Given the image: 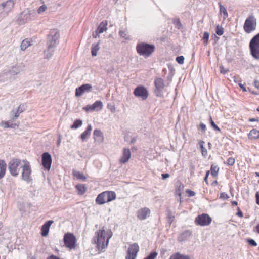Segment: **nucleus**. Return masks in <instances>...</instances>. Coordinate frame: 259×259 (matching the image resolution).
<instances>
[{
    "instance_id": "55",
    "label": "nucleus",
    "mask_w": 259,
    "mask_h": 259,
    "mask_svg": "<svg viewBox=\"0 0 259 259\" xmlns=\"http://www.w3.org/2000/svg\"><path fill=\"white\" fill-rule=\"evenodd\" d=\"M237 215L240 217H242L243 213L242 212V211L241 210H240V209H239L237 213Z\"/></svg>"
},
{
    "instance_id": "51",
    "label": "nucleus",
    "mask_w": 259,
    "mask_h": 259,
    "mask_svg": "<svg viewBox=\"0 0 259 259\" xmlns=\"http://www.w3.org/2000/svg\"><path fill=\"white\" fill-rule=\"evenodd\" d=\"M169 177V175L168 174H162V178L163 180L168 178Z\"/></svg>"
},
{
    "instance_id": "43",
    "label": "nucleus",
    "mask_w": 259,
    "mask_h": 259,
    "mask_svg": "<svg viewBox=\"0 0 259 259\" xmlns=\"http://www.w3.org/2000/svg\"><path fill=\"white\" fill-rule=\"evenodd\" d=\"M176 61L180 64H183L184 62V57L183 56H178L176 58Z\"/></svg>"
},
{
    "instance_id": "61",
    "label": "nucleus",
    "mask_w": 259,
    "mask_h": 259,
    "mask_svg": "<svg viewBox=\"0 0 259 259\" xmlns=\"http://www.w3.org/2000/svg\"><path fill=\"white\" fill-rule=\"evenodd\" d=\"M256 229L257 232L259 234V224L256 226Z\"/></svg>"
},
{
    "instance_id": "1",
    "label": "nucleus",
    "mask_w": 259,
    "mask_h": 259,
    "mask_svg": "<svg viewBox=\"0 0 259 259\" xmlns=\"http://www.w3.org/2000/svg\"><path fill=\"white\" fill-rule=\"evenodd\" d=\"M112 236V233L111 230L106 231L101 230L95 233L94 241L99 250L102 251L107 247L109 240Z\"/></svg>"
},
{
    "instance_id": "60",
    "label": "nucleus",
    "mask_w": 259,
    "mask_h": 259,
    "mask_svg": "<svg viewBox=\"0 0 259 259\" xmlns=\"http://www.w3.org/2000/svg\"><path fill=\"white\" fill-rule=\"evenodd\" d=\"M254 84L255 87H256L257 88H259V82H254Z\"/></svg>"
},
{
    "instance_id": "15",
    "label": "nucleus",
    "mask_w": 259,
    "mask_h": 259,
    "mask_svg": "<svg viewBox=\"0 0 259 259\" xmlns=\"http://www.w3.org/2000/svg\"><path fill=\"white\" fill-rule=\"evenodd\" d=\"M155 85V89L154 93L156 96L161 97L163 96V90L165 85L163 82H154Z\"/></svg>"
},
{
    "instance_id": "11",
    "label": "nucleus",
    "mask_w": 259,
    "mask_h": 259,
    "mask_svg": "<svg viewBox=\"0 0 259 259\" xmlns=\"http://www.w3.org/2000/svg\"><path fill=\"white\" fill-rule=\"evenodd\" d=\"M211 221V218L207 214L199 215L195 219V223L200 226H207L210 224Z\"/></svg>"
},
{
    "instance_id": "19",
    "label": "nucleus",
    "mask_w": 259,
    "mask_h": 259,
    "mask_svg": "<svg viewBox=\"0 0 259 259\" xmlns=\"http://www.w3.org/2000/svg\"><path fill=\"white\" fill-rule=\"evenodd\" d=\"M94 138L95 141L100 144L104 141V136L101 130L99 129H96L94 131Z\"/></svg>"
},
{
    "instance_id": "3",
    "label": "nucleus",
    "mask_w": 259,
    "mask_h": 259,
    "mask_svg": "<svg viewBox=\"0 0 259 259\" xmlns=\"http://www.w3.org/2000/svg\"><path fill=\"white\" fill-rule=\"evenodd\" d=\"M155 47L154 45L145 42L138 44L136 47L137 53L145 57L150 56L154 51Z\"/></svg>"
},
{
    "instance_id": "9",
    "label": "nucleus",
    "mask_w": 259,
    "mask_h": 259,
    "mask_svg": "<svg viewBox=\"0 0 259 259\" xmlns=\"http://www.w3.org/2000/svg\"><path fill=\"white\" fill-rule=\"evenodd\" d=\"M22 170V179L27 182H30L31 180V168L30 163L27 160H26V161H25L23 164Z\"/></svg>"
},
{
    "instance_id": "31",
    "label": "nucleus",
    "mask_w": 259,
    "mask_h": 259,
    "mask_svg": "<svg viewBox=\"0 0 259 259\" xmlns=\"http://www.w3.org/2000/svg\"><path fill=\"white\" fill-rule=\"evenodd\" d=\"M99 43L96 44H93L91 48V53L93 56H96L97 54V52L99 50Z\"/></svg>"
},
{
    "instance_id": "35",
    "label": "nucleus",
    "mask_w": 259,
    "mask_h": 259,
    "mask_svg": "<svg viewBox=\"0 0 259 259\" xmlns=\"http://www.w3.org/2000/svg\"><path fill=\"white\" fill-rule=\"evenodd\" d=\"M82 124V120L80 119L76 120L73 124L71 125V128H77L81 126Z\"/></svg>"
},
{
    "instance_id": "23",
    "label": "nucleus",
    "mask_w": 259,
    "mask_h": 259,
    "mask_svg": "<svg viewBox=\"0 0 259 259\" xmlns=\"http://www.w3.org/2000/svg\"><path fill=\"white\" fill-rule=\"evenodd\" d=\"M32 42L31 38H26L24 39L21 44V49L23 51L25 50L29 46H30Z\"/></svg>"
},
{
    "instance_id": "27",
    "label": "nucleus",
    "mask_w": 259,
    "mask_h": 259,
    "mask_svg": "<svg viewBox=\"0 0 259 259\" xmlns=\"http://www.w3.org/2000/svg\"><path fill=\"white\" fill-rule=\"evenodd\" d=\"M75 188L79 195L83 194L87 190V188L84 184L76 185Z\"/></svg>"
},
{
    "instance_id": "2",
    "label": "nucleus",
    "mask_w": 259,
    "mask_h": 259,
    "mask_svg": "<svg viewBox=\"0 0 259 259\" xmlns=\"http://www.w3.org/2000/svg\"><path fill=\"white\" fill-rule=\"evenodd\" d=\"M27 160L14 158L8 163V169L10 174L13 177H17L19 174L20 169L22 168L23 164Z\"/></svg>"
},
{
    "instance_id": "12",
    "label": "nucleus",
    "mask_w": 259,
    "mask_h": 259,
    "mask_svg": "<svg viewBox=\"0 0 259 259\" xmlns=\"http://www.w3.org/2000/svg\"><path fill=\"white\" fill-rule=\"evenodd\" d=\"M42 165L45 169L49 171L52 162V157L48 152L44 153L41 155Z\"/></svg>"
},
{
    "instance_id": "20",
    "label": "nucleus",
    "mask_w": 259,
    "mask_h": 259,
    "mask_svg": "<svg viewBox=\"0 0 259 259\" xmlns=\"http://www.w3.org/2000/svg\"><path fill=\"white\" fill-rule=\"evenodd\" d=\"M131 157V152L129 149H124L123 156L120 160L122 163H125L127 162Z\"/></svg>"
},
{
    "instance_id": "29",
    "label": "nucleus",
    "mask_w": 259,
    "mask_h": 259,
    "mask_svg": "<svg viewBox=\"0 0 259 259\" xmlns=\"http://www.w3.org/2000/svg\"><path fill=\"white\" fill-rule=\"evenodd\" d=\"M107 22H101L97 29V32L98 33H103L104 31H106L107 29Z\"/></svg>"
},
{
    "instance_id": "30",
    "label": "nucleus",
    "mask_w": 259,
    "mask_h": 259,
    "mask_svg": "<svg viewBox=\"0 0 259 259\" xmlns=\"http://www.w3.org/2000/svg\"><path fill=\"white\" fill-rule=\"evenodd\" d=\"M92 107L93 110L97 111H99L102 108V102L100 101H97L92 105Z\"/></svg>"
},
{
    "instance_id": "52",
    "label": "nucleus",
    "mask_w": 259,
    "mask_h": 259,
    "mask_svg": "<svg viewBox=\"0 0 259 259\" xmlns=\"http://www.w3.org/2000/svg\"><path fill=\"white\" fill-rule=\"evenodd\" d=\"M256 203L259 205V193L257 192L255 194Z\"/></svg>"
},
{
    "instance_id": "56",
    "label": "nucleus",
    "mask_w": 259,
    "mask_h": 259,
    "mask_svg": "<svg viewBox=\"0 0 259 259\" xmlns=\"http://www.w3.org/2000/svg\"><path fill=\"white\" fill-rule=\"evenodd\" d=\"M238 85L239 87L242 89V90L245 92L246 91V88L244 87V85L241 83H239Z\"/></svg>"
},
{
    "instance_id": "5",
    "label": "nucleus",
    "mask_w": 259,
    "mask_h": 259,
    "mask_svg": "<svg viewBox=\"0 0 259 259\" xmlns=\"http://www.w3.org/2000/svg\"><path fill=\"white\" fill-rule=\"evenodd\" d=\"M116 194L113 191H105L98 195L96 202L98 204H103L106 202L111 201L116 198Z\"/></svg>"
},
{
    "instance_id": "28",
    "label": "nucleus",
    "mask_w": 259,
    "mask_h": 259,
    "mask_svg": "<svg viewBox=\"0 0 259 259\" xmlns=\"http://www.w3.org/2000/svg\"><path fill=\"white\" fill-rule=\"evenodd\" d=\"M72 174L74 177L78 180H82L85 181L87 179V178L83 175L82 173L75 170H73Z\"/></svg>"
},
{
    "instance_id": "26",
    "label": "nucleus",
    "mask_w": 259,
    "mask_h": 259,
    "mask_svg": "<svg viewBox=\"0 0 259 259\" xmlns=\"http://www.w3.org/2000/svg\"><path fill=\"white\" fill-rule=\"evenodd\" d=\"M220 8V13L223 16V19H226L228 17V12L226 8L223 6L221 3H219Z\"/></svg>"
},
{
    "instance_id": "14",
    "label": "nucleus",
    "mask_w": 259,
    "mask_h": 259,
    "mask_svg": "<svg viewBox=\"0 0 259 259\" xmlns=\"http://www.w3.org/2000/svg\"><path fill=\"white\" fill-rule=\"evenodd\" d=\"M15 2L13 0H8L1 4L0 7H2L4 12L8 13L11 11L14 8Z\"/></svg>"
},
{
    "instance_id": "8",
    "label": "nucleus",
    "mask_w": 259,
    "mask_h": 259,
    "mask_svg": "<svg viewBox=\"0 0 259 259\" xmlns=\"http://www.w3.org/2000/svg\"><path fill=\"white\" fill-rule=\"evenodd\" d=\"M77 247V239L73 234L66 233V248L69 250H75Z\"/></svg>"
},
{
    "instance_id": "49",
    "label": "nucleus",
    "mask_w": 259,
    "mask_h": 259,
    "mask_svg": "<svg viewBox=\"0 0 259 259\" xmlns=\"http://www.w3.org/2000/svg\"><path fill=\"white\" fill-rule=\"evenodd\" d=\"M181 192H182V189H181V187H179V188L176 190V193L177 195H179V196H181Z\"/></svg>"
},
{
    "instance_id": "50",
    "label": "nucleus",
    "mask_w": 259,
    "mask_h": 259,
    "mask_svg": "<svg viewBox=\"0 0 259 259\" xmlns=\"http://www.w3.org/2000/svg\"><path fill=\"white\" fill-rule=\"evenodd\" d=\"M199 127L203 131H205V130H206V125L204 123H201L200 124Z\"/></svg>"
},
{
    "instance_id": "34",
    "label": "nucleus",
    "mask_w": 259,
    "mask_h": 259,
    "mask_svg": "<svg viewBox=\"0 0 259 259\" xmlns=\"http://www.w3.org/2000/svg\"><path fill=\"white\" fill-rule=\"evenodd\" d=\"M204 142L202 141H200L199 143L201 153L203 156H206L207 155V149L204 147Z\"/></svg>"
},
{
    "instance_id": "6",
    "label": "nucleus",
    "mask_w": 259,
    "mask_h": 259,
    "mask_svg": "<svg viewBox=\"0 0 259 259\" xmlns=\"http://www.w3.org/2000/svg\"><path fill=\"white\" fill-rule=\"evenodd\" d=\"M256 19L253 15H250L245 21L243 29L246 33L249 34L255 31L256 29Z\"/></svg>"
},
{
    "instance_id": "22",
    "label": "nucleus",
    "mask_w": 259,
    "mask_h": 259,
    "mask_svg": "<svg viewBox=\"0 0 259 259\" xmlns=\"http://www.w3.org/2000/svg\"><path fill=\"white\" fill-rule=\"evenodd\" d=\"M92 130V126L91 125H88L85 131L83 132L80 136V138L82 141H85L89 137Z\"/></svg>"
},
{
    "instance_id": "54",
    "label": "nucleus",
    "mask_w": 259,
    "mask_h": 259,
    "mask_svg": "<svg viewBox=\"0 0 259 259\" xmlns=\"http://www.w3.org/2000/svg\"><path fill=\"white\" fill-rule=\"evenodd\" d=\"M209 175V171H207L206 172L205 177H204V181L206 182V183H207V178H208Z\"/></svg>"
},
{
    "instance_id": "37",
    "label": "nucleus",
    "mask_w": 259,
    "mask_h": 259,
    "mask_svg": "<svg viewBox=\"0 0 259 259\" xmlns=\"http://www.w3.org/2000/svg\"><path fill=\"white\" fill-rule=\"evenodd\" d=\"M224 32V28L223 27L220 26L219 25H217L216 26L215 32L217 35L221 36L223 34Z\"/></svg>"
},
{
    "instance_id": "46",
    "label": "nucleus",
    "mask_w": 259,
    "mask_h": 259,
    "mask_svg": "<svg viewBox=\"0 0 259 259\" xmlns=\"http://www.w3.org/2000/svg\"><path fill=\"white\" fill-rule=\"evenodd\" d=\"M186 192L188 195V196L189 197L194 196L195 195V194H196L195 192H194L191 190H189V189H187L186 190Z\"/></svg>"
},
{
    "instance_id": "64",
    "label": "nucleus",
    "mask_w": 259,
    "mask_h": 259,
    "mask_svg": "<svg viewBox=\"0 0 259 259\" xmlns=\"http://www.w3.org/2000/svg\"><path fill=\"white\" fill-rule=\"evenodd\" d=\"M256 176H258V177H259V173H258V172H256Z\"/></svg>"
},
{
    "instance_id": "41",
    "label": "nucleus",
    "mask_w": 259,
    "mask_h": 259,
    "mask_svg": "<svg viewBox=\"0 0 259 259\" xmlns=\"http://www.w3.org/2000/svg\"><path fill=\"white\" fill-rule=\"evenodd\" d=\"M47 9V7L45 5H42L37 9V13L38 14H41L44 12Z\"/></svg>"
},
{
    "instance_id": "63",
    "label": "nucleus",
    "mask_w": 259,
    "mask_h": 259,
    "mask_svg": "<svg viewBox=\"0 0 259 259\" xmlns=\"http://www.w3.org/2000/svg\"><path fill=\"white\" fill-rule=\"evenodd\" d=\"M232 203L233 204L235 205H237V204H238V203L236 201H233Z\"/></svg>"
},
{
    "instance_id": "17",
    "label": "nucleus",
    "mask_w": 259,
    "mask_h": 259,
    "mask_svg": "<svg viewBox=\"0 0 259 259\" xmlns=\"http://www.w3.org/2000/svg\"><path fill=\"white\" fill-rule=\"evenodd\" d=\"M150 210L147 207L141 208L137 212V217L140 220H145L147 217L149 216Z\"/></svg>"
},
{
    "instance_id": "33",
    "label": "nucleus",
    "mask_w": 259,
    "mask_h": 259,
    "mask_svg": "<svg viewBox=\"0 0 259 259\" xmlns=\"http://www.w3.org/2000/svg\"><path fill=\"white\" fill-rule=\"evenodd\" d=\"M209 34L207 32H204L203 33V36L201 39V40L203 41V44L205 46H206L208 43L209 40Z\"/></svg>"
},
{
    "instance_id": "39",
    "label": "nucleus",
    "mask_w": 259,
    "mask_h": 259,
    "mask_svg": "<svg viewBox=\"0 0 259 259\" xmlns=\"http://www.w3.org/2000/svg\"><path fill=\"white\" fill-rule=\"evenodd\" d=\"M190 232L189 231H186L183 232L181 236L179 237L178 239L179 241H182L184 240L183 237L185 236L186 238L190 235Z\"/></svg>"
},
{
    "instance_id": "36",
    "label": "nucleus",
    "mask_w": 259,
    "mask_h": 259,
    "mask_svg": "<svg viewBox=\"0 0 259 259\" xmlns=\"http://www.w3.org/2000/svg\"><path fill=\"white\" fill-rule=\"evenodd\" d=\"M219 168L215 165L212 164L211 166V172L213 176H216L218 174Z\"/></svg>"
},
{
    "instance_id": "32",
    "label": "nucleus",
    "mask_w": 259,
    "mask_h": 259,
    "mask_svg": "<svg viewBox=\"0 0 259 259\" xmlns=\"http://www.w3.org/2000/svg\"><path fill=\"white\" fill-rule=\"evenodd\" d=\"M169 259H189V258L187 256L177 253L172 255Z\"/></svg>"
},
{
    "instance_id": "59",
    "label": "nucleus",
    "mask_w": 259,
    "mask_h": 259,
    "mask_svg": "<svg viewBox=\"0 0 259 259\" xmlns=\"http://www.w3.org/2000/svg\"><path fill=\"white\" fill-rule=\"evenodd\" d=\"M136 141V137H133L131 141V143H134Z\"/></svg>"
},
{
    "instance_id": "24",
    "label": "nucleus",
    "mask_w": 259,
    "mask_h": 259,
    "mask_svg": "<svg viewBox=\"0 0 259 259\" xmlns=\"http://www.w3.org/2000/svg\"><path fill=\"white\" fill-rule=\"evenodd\" d=\"M248 136L250 139H258L259 138V131L256 129H252L250 131Z\"/></svg>"
},
{
    "instance_id": "40",
    "label": "nucleus",
    "mask_w": 259,
    "mask_h": 259,
    "mask_svg": "<svg viewBox=\"0 0 259 259\" xmlns=\"http://www.w3.org/2000/svg\"><path fill=\"white\" fill-rule=\"evenodd\" d=\"M157 255V253L156 251H153L144 259H154Z\"/></svg>"
},
{
    "instance_id": "57",
    "label": "nucleus",
    "mask_w": 259,
    "mask_h": 259,
    "mask_svg": "<svg viewBox=\"0 0 259 259\" xmlns=\"http://www.w3.org/2000/svg\"><path fill=\"white\" fill-rule=\"evenodd\" d=\"M225 196H226L227 197V195L226 194H225L224 193H222L221 194V196H220L221 198H225Z\"/></svg>"
},
{
    "instance_id": "4",
    "label": "nucleus",
    "mask_w": 259,
    "mask_h": 259,
    "mask_svg": "<svg viewBox=\"0 0 259 259\" xmlns=\"http://www.w3.org/2000/svg\"><path fill=\"white\" fill-rule=\"evenodd\" d=\"M250 53L252 57L259 60V33L254 35L249 44Z\"/></svg>"
},
{
    "instance_id": "48",
    "label": "nucleus",
    "mask_w": 259,
    "mask_h": 259,
    "mask_svg": "<svg viewBox=\"0 0 259 259\" xmlns=\"http://www.w3.org/2000/svg\"><path fill=\"white\" fill-rule=\"evenodd\" d=\"M247 242L250 245L252 246H256L257 245L256 242L252 239H248Z\"/></svg>"
},
{
    "instance_id": "25",
    "label": "nucleus",
    "mask_w": 259,
    "mask_h": 259,
    "mask_svg": "<svg viewBox=\"0 0 259 259\" xmlns=\"http://www.w3.org/2000/svg\"><path fill=\"white\" fill-rule=\"evenodd\" d=\"M1 125L4 128H15L16 127H18L19 125L17 123H11L10 121H3L1 123Z\"/></svg>"
},
{
    "instance_id": "16",
    "label": "nucleus",
    "mask_w": 259,
    "mask_h": 259,
    "mask_svg": "<svg viewBox=\"0 0 259 259\" xmlns=\"http://www.w3.org/2000/svg\"><path fill=\"white\" fill-rule=\"evenodd\" d=\"M92 88L90 84H84L76 89L75 95L76 96H81L85 92H88Z\"/></svg>"
},
{
    "instance_id": "21",
    "label": "nucleus",
    "mask_w": 259,
    "mask_h": 259,
    "mask_svg": "<svg viewBox=\"0 0 259 259\" xmlns=\"http://www.w3.org/2000/svg\"><path fill=\"white\" fill-rule=\"evenodd\" d=\"M7 164L4 160L0 159V180L6 175Z\"/></svg>"
},
{
    "instance_id": "44",
    "label": "nucleus",
    "mask_w": 259,
    "mask_h": 259,
    "mask_svg": "<svg viewBox=\"0 0 259 259\" xmlns=\"http://www.w3.org/2000/svg\"><path fill=\"white\" fill-rule=\"evenodd\" d=\"M20 108H21V105H20L18 107V110H17V112L15 113V115H14L15 118H17V117H18V116H19L21 112H23L25 110V108L24 107L23 108V110H21V111L19 112Z\"/></svg>"
},
{
    "instance_id": "47",
    "label": "nucleus",
    "mask_w": 259,
    "mask_h": 259,
    "mask_svg": "<svg viewBox=\"0 0 259 259\" xmlns=\"http://www.w3.org/2000/svg\"><path fill=\"white\" fill-rule=\"evenodd\" d=\"M83 110L88 112L90 111H94L92 107V105H88L87 106L83 108Z\"/></svg>"
},
{
    "instance_id": "53",
    "label": "nucleus",
    "mask_w": 259,
    "mask_h": 259,
    "mask_svg": "<svg viewBox=\"0 0 259 259\" xmlns=\"http://www.w3.org/2000/svg\"><path fill=\"white\" fill-rule=\"evenodd\" d=\"M47 259H60V258L54 255H52L48 257Z\"/></svg>"
},
{
    "instance_id": "42",
    "label": "nucleus",
    "mask_w": 259,
    "mask_h": 259,
    "mask_svg": "<svg viewBox=\"0 0 259 259\" xmlns=\"http://www.w3.org/2000/svg\"><path fill=\"white\" fill-rule=\"evenodd\" d=\"M210 123L212 127L214 128V130L220 131V129L219 128V127L215 124L214 122L212 120V118L211 116H210Z\"/></svg>"
},
{
    "instance_id": "58",
    "label": "nucleus",
    "mask_w": 259,
    "mask_h": 259,
    "mask_svg": "<svg viewBox=\"0 0 259 259\" xmlns=\"http://www.w3.org/2000/svg\"><path fill=\"white\" fill-rule=\"evenodd\" d=\"M249 121H250V122L256 121H259V120L255 119V118H250L249 119Z\"/></svg>"
},
{
    "instance_id": "10",
    "label": "nucleus",
    "mask_w": 259,
    "mask_h": 259,
    "mask_svg": "<svg viewBox=\"0 0 259 259\" xmlns=\"http://www.w3.org/2000/svg\"><path fill=\"white\" fill-rule=\"evenodd\" d=\"M134 95L142 100H145L147 99L149 93L148 90L142 85H139L136 87L133 92Z\"/></svg>"
},
{
    "instance_id": "7",
    "label": "nucleus",
    "mask_w": 259,
    "mask_h": 259,
    "mask_svg": "<svg viewBox=\"0 0 259 259\" xmlns=\"http://www.w3.org/2000/svg\"><path fill=\"white\" fill-rule=\"evenodd\" d=\"M60 34L57 29H51L48 36V48H53L58 43Z\"/></svg>"
},
{
    "instance_id": "62",
    "label": "nucleus",
    "mask_w": 259,
    "mask_h": 259,
    "mask_svg": "<svg viewBox=\"0 0 259 259\" xmlns=\"http://www.w3.org/2000/svg\"><path fill=\"white\" fill-rule=\"evenodd\" d=\"M24 107L25 108V107H25V106H24V105H22V106H21V108H20V111H19V112L21 111V110H23V108Z\"/></svg>"
},
{
    "instance_id": "13",
    "label": "nucleus",
    "mask_w": 259,
    "mask_h": 259,
    "mask_svg": "<svg viewBox=\"0 0 259 259\" xmlns=\"http://www.w3.org/2000/svg\"><path fill=\"white\" fill-rule=\"evenodd\" d=\"M139 250V247L137 243L131 245L127 250L126 259H135Z\"/></svg>"
},
{
    "instance_id": "45",
    "label": "nucleus",
    "mask_w": 259,
    "mask_h": 259,
    "mask_svg": "<svg viewBox=\"0 0 259 259\" xmlns=\"http://www.w3.org/2000/svg\"><path fill=\"white\" fill-rule=\"evenodd\" d=\"M235 163V159L233 157H229L227 160V163L229 165H233Z\"/></svg>"
},
{
    "instance_id": "38",
    "label": "nucleus",
    "mask_w": 259,
    "mask_h": 259,
    "mask_svg": "<svg viewBox=\"0 0 259 259\" xmlns=\"http://www.w3.org/2000/svg\"><path fill=\"white\" fill-rule=\"evenodd\" d=\"M120 37L124 38L126 40L130 39V37L126 31L123 30H120L119 32Z\"/></svg>"
},
{
    "instance_id": "18",
    "label": "nucleus",
    "mask_w": 259,
    "mask_h": 259,
    "mask_svg": "<svg viewBox=\"0 0 259 259\" xmlns=\"http://www.w3.org/2000/svg\"><path fill=\"white\" fill-rule=\"evenodd\" d=\"M53 223L52 220L47 221L41 228V235L43 237H46L48 235L51 225Z\"/></svg>"
}]
</instances>
